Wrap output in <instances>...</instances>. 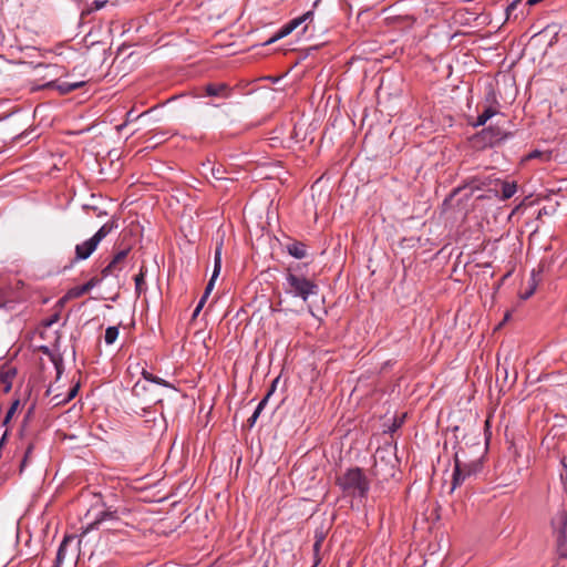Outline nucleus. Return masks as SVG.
<instances>
[{
    "label": "nucleus",
    "instance_id": "nucleus-1",
    "mask_svg": "<svg viewBox=\"0 0 567 567\" xmlns=\"http://www.w3.org/2000/svg\"><path fill=\"white\" fill-rule=\"evenodd\" d=\"M453 433L455 436V444L453 449L457 450L454 453V472L452 478V491L460 486L466 478L476 475L482 470L481 458L467 460L465 456V452L463 447L460 446L457 432L460 431V426L453 427Z\"/></svg>",
    "mask_w": 567,
    "mask_h": 567
},
{
    "label": "nucleus",
    "instance_id": "nucleus-2",
    "mask_svg": "<svg viewBox=\"0 0 567 567\" xmlns=\"http://www.w3.org/2000/svg\"><path fill=\"white\" fill-rule=\"evenodd\" d=\"M301 266H289L286 270V287L285 291L292 297L300 298L307 302L309 297L319 293V286L315 280L308 279L301 272Z\"/></svg>",
    "mask_w": 567,
    "mask_h": 567
},
{
    "label": "nucleus",
    "instance_id": "nucleus-3",
    "mask_svg": "<svg viewBox=\"0 0 567 567\" xmlns=\"http://www.w3.org/2000/svg\"><path fill=\"white\" fill-rule=\"evenodd\" d=\"M336 484L346 496L353 498H367L370 491V481L364 471L360 467L348 468L343 474L336 477Z\"/></svg>",
    "mask_w": 567,
    "mask_h": 567
},
{
    "label": "nucleus",
    "instance_id": "nucleus-4",
    "mask_svg": "<svg viewBox=\"0 0 567 567\" xmlns=\"http://www.w3.org/2000/svg\"><path fill=\"white\" fill-rule=\"evenodd\" d=\"M494 178L492 176H473L464 181V183L454 188L451 194L444 199L443 206L446 208H450L453 206V200L457 195H460L462 192L471 189L472 192L475 190H483L486 189L488 193H491V188H493Z\"/></svg>",
    "mask_w": 567,
    "mask_h": 567
},
{
    "label": "nucleus",
    "instance_id": "nucleus-5",
    "mask_svg": "<svg viewBox=\"0 0 567 567\" xmlns=\"http://www.w3.org/2000/svg\"><path fill=\"white\" fill-rule=\"evenodd\" d=\"M553 532L556 537L557 554L567 558V513L558 512L551 519Z\"/></svg>",
    "mask_w": 567,
    "mask_h": 567
},
{
    "label": "nucleus",
    "instance_id": "nucleus-6",
    "mask_svg": "<svg viewBox=\"0 0 567 567\" xmlns=\"http://www.w3.org/2000/svg\"><path fill=\"white\" fill-rule=\"evenodd\" d=\"M131 251V246L124 247L116 251L111 259V261L101 270L102 278H106L109 276H117L120 271L125 267L127 256Z\"/></svg>",
    "mask_w": 567,
    "mask_h": 567
},
{
    "label": "nucleus",
    "instance_id": "nucleus-7",
    "mask_svg": "<svg viewBox=\"0 0 567 567\" xmlns=\"http://www.w3.org/2000/svg\"><path fill=\"white\" fill-rule=\"evenodd\" d=\"M480 136L486 145L494 146L512 136L511 132L502 130L498 125L484 128Z\"/></svg>",
    "mask_w": 567,
    "mask_h": 567
},
{
    "label": "nucleus",
    "instance_id": "nucleus-8",
    "mask_svg": "<svg viewBox=\"0 0 567 567\" xmlns=\"http://www.w3.org/2000/svg\"><path fill=\"white\" fill-rule=\"evenodd\" d=\"M517 192V184L515 182H506L499 178H494L493 188H491V193L495 197H498L502 200L509 199Z\"/></svg>",
    "mask_w": 567,
    "mask_h": 567
},
{
    "label": "nucleus",
    "instance_id": "nucleus-9",
    "mask_svg": "<svg viewBox=\"0 0 567 567\" xmlns=\"http://www.w3.org/2000/svg\"><path fill=\"white\" fill-rule=\"evenodd\" d=\"M221 250H223V241L218 243L216 248H215V254H214V270H213V275L205 288V291L204 293L206 296H209V293L212 292L214 286H215V281L217 279V277L219 276L220 274V269H221Z\"/></svg>",
    "mask_w": 567,
    "mask_h": 567
},
{
    "label": "nucleus",
    "instance_id": "nucleus-10",
    "mask_svg": "<svg viewBox=\"0 0 567 567\" xmlns=\"http://www.w3.org/2000/svg\"><path fill=\"white\" fill-rule=\"evenodd\" d=\"M104 278L102 276H94L89 281H86L82 286H76L68 290L66 298H80L83 295L87 293L91 289L96 287L102 282Z\"/></svg>",
    "mask_w": 567,
    "mask_h": 567
},
{
    "label": "nucleus",
    "instance_id": "nucleus-11",
    "mask_svg": "<svg viewBox=\"0 0 567 567\" xmlns=\"http://www.w3.org/2000/svg\"><path fill=\"white\" fill-rule=\"evenodd\" d=\"M99 244L91 237L82 244L75 246V257L73 261L87 259L96 249Z\"/></svg>",
    "mask_w": 567,
    "mask_h": 567
},
{
    "label": "nucleus",
    "instance_id": "nucleus-12",
    "mask_svg": "<svg viewBox=\"0 0 567 567\" xmlns=\"http://www.w3.org/2000/svg\"><path fill=\"white\" fill-rule=\"evenodd\" d=\"M207 96L229 97L231 89L226 83H208L203 87Z\"/></svg>",
    "mask_w": 567,
    "mask_h": 567
},
{
    "label": "nucleus",
    "instance_id": "nucleus-13",
    "mask_svg": "<svg viewBox=\"0 0 567 567\" xmlns=\"http://www.w3.org/2000/svg\"><path fill=\"white\" fill-rule=\"evenodd\" d=\"M118 228V221L115 216H113L109 221L100 227V229L92 236V238L100 244L109 234H111L114 229Z\"/></svg>",
    "mask_w": 567,
    "mask_h": 567
},
{
    "label": "nucleus",
    "instance_id": "nucleus-14",
    "mask_svg": "<svg viewBox=\"0 0 567 567\" xmlns=\"http://www.w3.org/2000/svg\"><path fill=\"white\" fill-rule=\"evenodd\" d=\"M84 84H85L84 81L73 82V83H70V82L56 83V81H51V82L47 83L44 85V87H55L60 92V94L64 95V94L71 93L74 90L82 87Z\"/></svg>",
    "mask_w": 567,
    "mask_h": 567
},
{
    "label": "nucleus",
    "instance_id": "nucleus-15",
    "mask_svg": "<svg viewBox=\"0 0 567 567\" xmlns=\"http://www.w3.org/2000/svg\"><path fill=\"white\" fill-rule=\"evenodd\" d=\"M287 252L297 258L302 259L307 256V246L302 241L291 240L286 245Z\"/></svg>",
    "mask_w": 567,
    "mask_h": 567
},
{
    "label": "nucleus",
    "instance_id": "nucleus-16",
    "mask_svg": "<svg viewBox=\"0 0 567 567\" xmlns=\"http://www.w3.org/2000/svg\"><path fill=\"white\" fill-rule=\"evenodd\" d=\"M107 519L117 520L118 519L117 512L116 511H110V509L101 512L99 514V516L94 519V522H92L86 527L85 532H89L91 529L97 528L101 523H103L104 520H107Z\"/></svg>",
    "mask_w": 567,
    "mask_h": 567
},
{
    "label": "nucleus",
    "instance_id": "nucleus-17",
    "mask_svg": "<svg viewBox=\"0 0 567 567\" xmlns=\"http://www.w3.org/2000/svg\"><path fill=\"white\" fill-rule=\"evenodd\" d=\"M17 374L16 368H9L0 371V382L4 384L3 391L7 393L12 388V380Z\"/></svg>",
    "mask_w": 567,
    "mask_h": 567
},
{
    "label": "nucleus",
    "instance_id": "nucleus-18",
    "mask_svg": "<svg viewBox=\"0 0 567 567\" xmlns=\"http://www.w3.org/2000/svg\"><path fill=\"white\" fill-rule=\"evenodd\" d=\"M147 268L145 265H142L140 268V272L134 277L135 281V293L136 297H140L142 292L145 290V277H146Z\"/></svg>",
    "mask_w": 567,
    "mask_h": 567
},
{
    "label": "nucleus",
    "instance_id": "nucleus-19",
    "mask_svg": "<svg viewBox=\"0 0 567 567\" xmlns=\"http://www.w3.org/2000/svg\"><path fill=\"white\" fill-rule=\"evenodd\" d=\"M73 539H74L73 536H65L63 538L62 543L59 546L58 553H56L54 567H60L62 565V563L65 558L66 547H68L69 543L72 542Z\"/></svg>",
    "mask_w": 567,
    "mask_h": 567
},
{
    "label": "nucleus",
    "instance_id": "nucleus-20",
    "mask_svg": "<svg viewBox=\"0 0 567 567\" xmlns=\"http://www.w3.org/2000/svg\"><path fill=\"white\" fill-rule=\"evenodd\" d=\"M496 114V110L492 106L485 107L482 114L477 116L476 123H474V126H483L485 123L493 117Z\"/></svg>",
    "mask_w": 567,
    "mask_h": 567
},
{
    "label": "nucleus",
    "instance_id": "nucleus-21",
    "mask_svg": "<svg viewBox=\"0 0 567 567\" xmlns=\"http://www.w3.org/2000/svg\"><path fill=\"white\" fill-rule=\"evenodd\" d=\"M279 383V377H277L272 382H271V385L269 388V390L267 391V394L265 395V398L259 402V404L257 405L256 410L255 411H259V413L264 410L267 401L269 400V398L272 395V393L275 392L276 390V386L277 384Z\"/></svg>",
    "mask_w": 567,
    "mask_h": 567
},
{
    "label": "nucleus",
    "instance_id": "nucleus-22",
    "mask_svg": "<svg viewBox=\"0 0 567 567\" xmlns=\"http://www.w3.org/2000/svg\"><path fill=\"white\" fill-rule=\"evenodd\" d=\"M142 375H143V378L146 381H150V382H153V383L166 386V388H172V385L167 381H165L164 379H161L158 377L153 375L152 373H150L146 370H143Z\"/></svg>",
    "mask_w": 567,
    "mask_h": 567
},
{
    "label": "nucleus",
    "instance_id": "nucleus-23",
    "mask_svg": "<svg viewBox=\"0 0 567 567\" xmlns=\"http://www.w3.org/2000/svg\"><path fill=\"white\" fill-rule=\"evenodd\" d=\"M19 406H20V400L17 399L11 403L9 410L7 411L6 416L2 421V425H7L11 421L12 416L16 414Z\"/></svg>",
    "mask_w": 567,
    "mask_h": 567
},
{
    "label": "nucleus",
    "instance_id": "nucleus-24",
    "mask_svg": "<svg viewBox=\"0 0 567 567\" xmlns=\"http://www.w3.org/2000/svg\"><path fill=\"white\" fill-rule=\"evenodd\" d=\"M312 18H313V12L312 11H308V12L303 13L301 17L292 19L291 21H289V23L291 24V27L293 29H297L303 22L311 21Z\"/></svg>",
    "mask_w": 567,
    "mask_h": 567
},
{
    "label": "nucleus",
    "instance_id": "nucleus-25",
    "mask_svg": "<svg viewBox=\"0 0 567 567\" xmlns=\"http://www.w3.org/2000/svg\"><path fill=\"white\" fill-rule=\"evenodd\" d=\"M117 337H118V328L117 327L112 326V327L106 328L104 339L107 344L114 343L115 340L117 339Z\"/></svg>",
    "mask_w": 567,
    "mask_h": 567
},
{
    "label": "nucleus",
    "instance_id": "nucleus-26",
    "mask_svg": "<svg viewBox=\"0 0 567 567\" xmlns=\"http://www.w3.org/2000/svg\"><path fill=\"white\" fill-rule=\"evenodd\" d=\"M295 29L291 27V24L288 22L286 23L280 30L279 32L274 37L271 38L267 43H271V42H275L276 40L278 39H281L288 34H290Z\"/></svg>",
    "mask_w": 567,
    "mask_h": 567
},
{
    "label": "nucleus",
    "instance_id": "nucleus-27",
    "mask_svg": "<svg viewBox=\"0 0 567 567\" xmlns=\"http://www.w3.org/2000/svg\"><path fill=\"white\" fill-rule=\"evenodd\" d=\"M33 449H34V444L33 443H29L27 449H25V452H24V455H23V458L20 463V473L23 472V470L27 466V463L29 461V458L31 457L32 455V452H33Z\"/></svg>",
    "mask_w": 567,
    "mask_h": 567
},
{
    "label": "nucleus",
    "instance_id": "nucleus-28",
    "mask_svg": "<svg viewBox=\"0 0 567 567\" xmlns=\"http://www.w3.org/2000/svg\"><path fill=\"white\" fill-rule=\"evenodd\" d=\"M473 194H474V192H472L471 189L462 192L458 195L460 198H457V200H456V206L463 208L464 205L466 204V202L473 196Z\"/></svg>",
    "mask_w": 567,
    "mask_h": 567
},
{
    "label": "nucleus",
    "instance_id": "nucleus-29",
    "mask_svg": "<svg viewBox=\"0 0 567 567\" xmlns=\"http://www.w3.org/2000/svg\"><path fill=\"white\" fill-rule=\"evenodd\" d=\"M535 290H536V282H535V279H534V277H533V278L530 279V284H529L528 289H527L525 292H523V293H520V295H519L520 299H523V300H527L528 298H530V297L533 296V293L535 292Z\"/></svg>",
    "mask_w": 567,
    "mask_h": 567
},
{
    "label": "nucleus",
    "instance_id": "nucleus-30",
    "mask_svg": "<svg viewBox=\"0 0 567 567\" xmlns=\"http://www.w3.org/2000/svg\"><path fill=\"white\" fill-rule=\"evenodd\" d=\"M404 419L405 414H403L402 416L394 417L392 425L389 427V432L394 433L395 431H398L402 426Z\"/></svg>",
    "mask_w": 567,
    "mask_h": 567
},
{
    "label": "nucleus",
    "instance_id": "nucleus-31",
    "mask_svg": "<svg viewBox=\"0 0 567 567\" xmlns=\"http://www.w3.org/2000/svg\"><path fill=\"white\" fill-rule=\"evenodd\" d=\"M141 115H136L134 113V110H130L127 113H126V120H125V123L124 124H121L118 126H116V130L120 132L128 122H133V121H136Z\"/></svg>",
    "mask_w": 567,
    "mask_h": 567
},
{
    "label": "nucleus",
    "instance_id": "nucleus-32",
    "mask_svg": "<svg viewBox=\"0 0 567 567\" xmlns=\"http://www.w3.org/2000/svg\"><path fill=\"white\" fill-rule=\"evenodd\" d=\"M104 4H105V1H97V0H95V1L92 3V8L87 9L86 11H83V12H82V16L91 13V12H92V10H99V9H101Z\"/></svg>",
    "mask_w": 567,
    "mask_h": 567
},
{
    "label": "nucleus",
    "instance_id": "nucleus-33",
    "mask_svg": "<svg viewBox=\"0 0 567 567\" xmlns=\"http://www.w3.org/2000/svg\"><path fill=\"white\" fill-rule=\"evenodd\" d=\"M78 391H79V384H76L75 386H73V388L69 391L68 396H66L64 400H62V402H69V401H71V400L76 395ZM60 403H61V401H59L56 404H60Z\"/></svg>",
    "mask_w": 567,
    "mask_h": 567
},
{
    "label": "nucleus",
    "instance_id": "nucleus-34",
    "mask_svg": "<svg viewBox=\"0 0 567 567\" xmlns=\"http://www.w3.org/2000/svg\"><path fill=\"white\" fill-rule=\"evenodd\" d=\"M53 363L55 365V369H56V374H58V378H60V375L62 374L63 372V363H62V359L59 358V359H53Z\"/></svg>",
    "mask_w": 567,
    "mask_h": 567
},
{
    "label": "nucleus",
    "instance_id": "nucleus-35",
    "mask_svg": "<svg viewBox=\"0 0 567 567\" xmlns=\"http://www.w3.org/2000/svg\"><path fill=\"white\" fill-rule=\"evenodd\" d=\"M322 540H323V536H320V537L317 538V540L313 544V551H315L316 555H318V553H319V550L321 548Z\"/></svg>",
    "mask_w": 567,
    "mask_h": 567
},
{
    "label": "nucleus",
    "instance_id": "nucleus-36",
    "mask_svg": "<svg viewBox=\"0 0 567 567\" xmlns=\"http://www.w3.org/2000/svg\"><path fill=\"white\" fill-rule=\"evenodd\" d=\"M259 414H260V413H259V411H255V412L252 413V415L248 419V421H247V422H248L249 427H252V426H254V424L256 423V421H257V419H258Z\"/></svg>",
    "mask_w": 567,
    "mask_h": 567
},
{
    "label": "nucleus",
    "instance_id": "nucleus-37",
    "mask_svg": "<svg viewBox=\"0 0 567 567\" xmlns=\"http://www.w3.org/2000/svg\"><path fill=\"white\" fill-rule=\"evenodd\" d=\"M372 474L375 476V477H379L380 476V462L375 460L374 462V465L372 466Z\"/></svg>",
    "mask_w": 567,
    "mask_h": 567
},
{
    "label": "nucleus",
    "instance_id": "nucleus-38",
    "mask_svg": "<svg viewBox=\"0 0 567 567\" xmlns=\"http://www.w3.org/2000/svg\"><path fill=\"white\" fill-rule=\"evenodd\" d=\"M59 320V313H54L50 317V319L47 321L45 326L47 327H50L52 326L54 322H56Z\"/></svg>",
    "mask_w": 567,
    "mask_h": 567
},
{
    "label": "nucleus",
    "instance_id": "nucleus-39",
    "mask_svg": "<svg viewBox=\"0 0 567 567\" xmlns=\"http://www.w3.org/2000/svg\"><path fill=\"white\" fill-rule=\"evenodd\" d=\"M543 155H545V154L539 151H533L532 153L528 154L527 158L532 159V158L540 157Z\"/></svg>",
    "mask_w": 567,
    "mask_h": 567
},
{
    "label": "nucleus",
    "instance_id": "nucleus-40",
    "mask_svg": "<svg viewBox=\"0 0 567 567\" xmlns=\"http://www.w3.org/2000/svg\"><path fill=\"white\" fill-rule=\"evenodd\" d=\"M72 298H66V293L58 301V306L59 307H63L65 305V302H68L69 300H71Z\"/></svg>",
    "mask_w": 567,
    "mask_h": 567
},
{
    "label": "nucleus",
    "instance_id": "nucleus-41",
    "mask_svg": "<svg viewBox=\"0 0 567 567\" xmlns=\"http://www.w3.org/2000/svg\"><path fill=\"white\" fill-rule=\"evenodd\" d=\"M202 309H203L202 305H197V307L195 308V310L193 312V319L199 315Z\"/></svg>",
    "mask_w": 567,
    "mask_h": 567
},
{
    "label": "nucleus",
    "instance_id": "nucleus-42",
    "mask_svg": "<svg viewBox=\"0 0 567 567\" xmlns=\"http://www.w3.org/2000/svg\"><path fill=\"white\" fill-rule=\"evenodd\" d=\"M7 437H8V431H6L0 440V449H2V446L4 445L6 441H7Z\"/></svg>",
    "mask_w": 567,
    "mask_h": 567
},
{
    "label": "nucleus",
    "instance_id": "nucleus-43",
    "mask_svg": "<svg viewBox=\"0 0 567 567\" xmlns=\"http://www.w3.org/2000/svg\"><path fill=\"white\" fill-rule=\"evenodd\" d=\"M207 298H208V296H206V295L204 293V295L202 296V298H200V300H199L198 305H202V307H204V305H205V302H206Z\"/></svg>",
    "mask_w": 567,
    "mask_h": 567
},
{
    "label": "nucleus",
    "instance_id": "nucleus-44",
    "mask_svg": "<svg viewBox=\"0 0 567 567\" xmlns=\"http://www.w3.org/2000/svg\"><path fill=\"white\" fill-rule=\"evenodd\" d=\"M486 198H491V196L483 195V194L477 196V199H480V200L486 199Z\"/></svg>",
    "mask_w": 567,
    "mask_h": 567
},
{
    "label": "nucleus",
    "instance_id": "nucleus-45",
    "mask_svg": "<svg viewBox=\"0 0 567 567\" xmlns=\"http://www.w3.org/2000/svg\"><path fill=\"white\" fill-rule=\"evenodd\" d=\"M508 276H509V274L504 275V277L502 278V280L499 281V284H498V286H497V287H499V286L502 285V282H503V281H504Z\"/></svg>",
    "mask_w": 567,
    "mask_h": 567
},
{
    "label": "nucleus",
    "instance_id": "nucleus-46",
    "mask_svg": "<svg viewBox=\"0 0 567 567\" xmlns=\"http://www.w3.org/2000/svg\"><path fill=\"white\" fill-rule=\"evenodd\" d=\"M561 464L564 465L565 468H567L566 457L561 460Z\"/></svg>",
    "mask_w": 567,
    "mask_h": 567
},
{
    "label": "nucleus",
    "instance_id": "nucleus-47",
    "mask_svg": "<svg viewBox=\"0 0 567 567\" xmlns=\"http://www.w3.org/2000/svg\"><path fill=\"white\" fill-rule=\"evenodd\" d=\"M102 215H106V213H105V212H99V213H97V216H99V217H100V216H102Z\"/></svg>",
    "mask_w": 567,
    "mask_h": 567
},
{
    "label": "nucleus",
    "instance_id": "nucleus-48",
    "mask_svg": "<svg viewBox=\"0 0 567 567\" xmlns=\"http://www.w3.org/2000/svg\"><path fill=\"white\" fill-rule=\"evenodd\" d=\"M32 410H33V406H31V408L29 409V411H28V415H27V416H29V415L32 413Z\"/></svg>",
    "mask_w": 567,
    "mask_h": 567
},
{
    "label": "nucleus",
    "instance_id": "nucleus-49",
    "mask_svg": "<svg viewBox=\"0 0 567 567\" xmlns=\"http://www.w3.org/2000/svg\"><path fill=\"white\" fill-rule=\"evenodd\" d=\"M4 305L2 298L0 297V307H2Z\"/></svg>",
    "mask_w": 567,
    "mask_h": 567
},
{
    "label": "nucleus",
    "instance_id": "nucleus-50",
    "mask_svg": "<svg viewBox=\"0 0 567 567\" xmlns=\"http://www.w3.org/2000/svg\"><path fill=\"white\" fill-rule=\"evenodd\" d=\"M140 386V383H136L135 386H134V391H136Z\"/></svg>",
    "mask_w": 567,
    "mask_h": 567
},
{
    "label": "nucleus",
    "instance_id": "nucleus-51",
    "mask_svg": "<svg viewBox=\"0 0 567 567\" xmlns=\"http://www.w3.org/2000/svg\"><path fill=\"white\" fill-rule=\"evenodd\" d=\"M561 478L567 481V473H566V476H565V477L561 475Z\"/></svg>",
    "mask_w": 567,
    "mask_h": 567
}]
</instances>
